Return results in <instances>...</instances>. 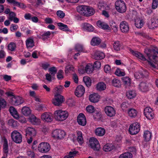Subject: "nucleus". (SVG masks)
I'll use <instances>...</instances> for the list:
<instances>
[{"mask_svg":"<svg viewBox=\"0 0 158 158\" xmlns=\"http://www.w3.org/2000/svg\"><path fill=\"white\" fill-rule=\"evenodd\" d=\"M145 53L150 60L148 61V63L152 69H158V60L157 53L158 54V48L157 47L151 46L150 48H146L144 49Z\"/></svg>","mask_w":158,"mask_h":158,"instance_id":"obj_1","label":"nucleus"},{"mask_svg":"<svg viewBox=\"0 0 158 158\" xmlns=\"http://www.w3.org/2000/svg\"><path fill=\"white\" fill-rule=\"evenodd\" d=\"M62 92V89H56L54 91L55 98L53 99L52 102L55 106H60L64 101V96L60 95Z\"/></svg>","mask_w":158,"mask_h":158,"instance_id":"obj_2","label":"nucleus"},{"mask_svg":"<svg viewBox=\"0 0 158 158\" xmlns=\"http://www.w3.org/2000/svg\"><path fill=\"white\" fill-rule=\"evenodd\" d=\"M8 97H12L10 98V103L12 105L17 106L21 104L24 102V99L22 97L19 96H15L13 95V93L10 92H7L5 93Z\"/></svg>","mask_w":158,"mask_h":158,"instance_id":"obj_3","label":"nucleus"},{"mask_svg":"<svg viewBox=\"0 0 158 158\" xmlns=\"http://www.w3.org/2000/svg\"><path fill=\"white\" fill-rule=\"evenodd\" d=\"M54 114L55 118L57 120L60 121L65 120L69 115L67 111L60 110L56 111Z\"/></svg>","mask_w":158,"mask_h":158,"instance_id":"obj_4","label":"nucleus"},{"mask_svg":"<svg viewBox=\"0 0 158 158\" xmlns=\"http://www.w3.org/2000/svg\"><path fill=\"white\" fill-rule=\"evenodd\" d=\"M115 8L119 12L123 13L126 12V7L123 1L121 0L117 1L115 3Z\"/></svg>","mask_w":158,"mask_h":158,"instance_id":"obj_5","label":"nucleus"},{"mask_svg":"<svg viewBox=\"0 0 158 158\" xmlns=\"http://www.w3.org/2000/svg\"><path fill=\"white\" fill-rule=\"evenodd\" d=\"M140 130L139 124L138 122H136L130 125L129 130L130 134L134 135L138 133Z\"/></svg>","mask_w":158,"mask_h":158,"instance_id":"obj_6","label":"nucleus"},{"mask_svg":"<svg viewBox=\"0 0 158 158\" xmlns=\"http://www.w3.org/2000/svg\"><path fill=\"white\" fill-rule=\"evenodd\" d=\"M90 147L94 151H99L100 146L98 140L94 137L91 138L89 140Z\"/></svg>","mask_w":158,"mask_h":158,"instance_id":"obj_7","label":"nucleus"},{"mask_svg":"<svg viewBox=\"0 0 158 158\" xmlns=\"http://www.w3.org/2000/svg\"><path fill=\"white\" fill-rule=\"evenodd\" d=\"M11 136L12 140L16 143H20L22 141V135L16 131H14L12 132Z\"/></svg>","mask_w":158,"mask_h":158,"instance_id":"obj_8","label":"nucleus"},{"mask_svg":"<svg viewBox=\"0 0 158 158\" xmlns=\"http://www.w3.org/2000/svg\"><path fill=\"white\" fill-rule=\"evenodd\" d=\"M66 135L65 132L63 130L56 129L52 132V136L55 139H61L63 138Z\"/></svg>","mask_w":158,"mask_h":158,"instance_id":"obj_9","label":"nucleus"},{"mask_svg":"<svg viewBox=\"0 0 158 158\" xmlns=\"http://www.w3.org/2000/svg\"><path fill=\"white\" fill-rule=\"evenodd\" d=\"M50 145L47 142H42L40 143L38 147V150L42 153H47L50 150Z\"/></svg>","mask_w":158,"mask_h":158,"instance_id":"obj_10","label":"nucleus"},{"mask_svg":"<svg viewBox=\"0 0 158 158\" xmlns=\"http://www.w3.org/2000/svg\"><path fill=\"white\" fill-rule=\"evenodd\" d=\"M144 113L145 117L148 119L151 120L154 117V114L152 109L149 107H147L144 110Z\"/></svg>","mask_w":158,"mask_h":158,"instance_id":"obj_11","label":"nucleus"},{"mask_svg":"<svg viewBox=\"0 0 158 158\" xmlns=\"http://www.w3.org/2000/svg\"><path fill=\"white\" fill-rule=\"evenodd\" d=\"M104 110L106 114L110 117L114 116L116 114L114 108L110 106H106L105 107Z\"/></svg>","mask_w":158,"mask_h":158,"instance_id":"obj_12","label":"nucleus"},{"mask_svg":"<svg viewBox=\"0 0 158 158\" xmlns=\"http://www.w3.org/2000/svg\"><path fill=\"white\" fill-rule=\"evenodd\" d=\"M77 121L78 123L82 126H85L86 123V121L84 115L81 113L79 114L77 117Z\"/></svg>","mask_w":158,"mask_h":158,"instance_id":"obj_13","label":"nucleus"},{"mask_svg":"<svg viewBox=\"0 0 158 158\" xmlns=\"http://www.w3.org/2000/svg\"><path fill=\"white\" fill-rule=\"evenodd\" d=\"M42 119L44 121L48 123L51 122L53 119V117L51 113L45 112L41 115Z\"/></svg>","mask_w":158,"mask_h":158,"instance_id":"obj_14","label":"nucleus"},{"mask_svg":"<svg viewBox=\"0 0 158 158\" xmlns=\"http://www.w3.org/2000/svg\"><path fill=\"white\" fill-rule=\"evenodd\" d=\"M120 28L122 32L127 33L129 30V26L128 23L126 21H122L120 24Z\"/></svg>","mask_w":158,"mask_h":158,"instance_id":"obj_15","label":"nucleus"},{"mask_svg":"<svg viewBox=\"0 0 158 158\" xmlns=\"http://www.w3.org/2000/svg\"><path fill=\"white\" fill-rule=\"evenodd\" d=\"M81 27L83 30L88 32H92L94 30V27L91 25L87 23H82L81 25Z\"/></svg>","mask_w":158,"mask_h":158,"instance_id":"obj_16","label":"nucleus"},{"mask_svg":"<svg viewBox=\"0 0 158 158\" xmlns=\"http://www.w3.org/2000/svg\"><path fill=\"white\" fill-rule=\"evenodd\" d=\"M88 8V6L85 5L79 6L77 7V11L80 14L85 16L86 11Z\"/></svg>","mask_w":158,"mask_h":158,"instance_id":"obj_17","label":"nucleus"},{"mask_svg":"<svg viewBox=\"0 0 158 158\" xmlns=\"http://www.w3.org/2000/svg\"><path fill=\"white\" fill-rule=\"evenodd\" d=\"M100 96L97 94L94 93L89 95V99L90 102L96 103L98 102Z\"/></svg>","mask_w":158,"mask_h":158,"instance_id":"obj_18","label":"nucleus"},{"mask_svg":"<svg viewBox=\"0 0 158 158\" xmlns=\"http://www.w3.org/2000/svg\"><path fill=\"white\" fill-rule=\"evenodd\" d=\"M3 140L4 141L3 151L4 153L3 156L6 157L7 156V154L8 152V146L7 141V139L5 138H4Z\"/></svg>","mask_w":158,"mask_h":158,"instance_id":"obj_19","label":"nucleus"},{"mask_svg":"<svg viewBox=\"0 0 158 158\" xmlns=\"http://www.w3.org/2000/svg\"><path fill=\"white\" fill-rule=\"evenodd\" d=\"M26 135L27 136H34L36 134V132L34 128L31 127H27L26 129Z\"/></svg>","mask_w":158,"mask_h":158,"instance_id":"obj_20","label":"nucleus"},{"mask_svg":"<svg viewBox=\"0 0 158 158\" xmlns=\"http://www.w3.org/2000/svg\"><path fill=\"white\" fill-rule=\"evenodd\" d=\"M97 24L98 27L103 29L108 30L109 31L111 30L110 27L107 24L104 22H102L101 21L99 20L97 21Z\"/></svg>","mask_w":158,"mask_h":158,"instance_id":"obj_21","label":"nucleus"},{"mask_svg":"<svg viewBox=\"0 0 158 158\" xmlns=\"http://www.w3.org/2000/svg\"><path fill=\"white\" fill-rule=\"evenodd\" d=\"M125 88H130L131 84V79L128 77H124L122 78Z\"/></svg>","mask_w":158,"mask_h":158,"instance_id":"obj_22","label":"nucleus"},{"mask_svg":"<svg viewBox=\"0 0 158 158\" xmlns=\"http://www.w3.org/2000/svg\"><path fill=\"white\" fill-rule=\"evenodd\" d=\"M9 111L10 114L15 118L17 119L19 118V115L15 107L12 106H10L9 109Z\"/></svg>","mask_w":158,"mask_h":158,"instance_id":"obj_23","label":"nucleus"},{"mask_svg":"<svg viewBox=\"0 0 158 158\" xmlns=\"http://www.w3.org/2000/svg\"><path fill=\"white\" fill-rule=\"evenodd\" d=\"M127 113L128 116L130 117L135 118L137 115L138 112L135 109L131 108L128 110Z\"/></svg>","mask_w":158,"mask_h":158,"instance_id":"obj_24","label":"nucleus"},{"mask_svg":"<svg viewBox=\"0 0 158 158\" xmlns=\"http://www.w3.org/2000/svg\"><path fill=\"white\" fill-rule=\"evenodd\" d=\"M158 27V19H151V24L148 25V27L152 29Z\"/></svg>","mask_w":158,"mask_h":158,"instance_id":"obj_25","label":"nucleus"},{"mask_svg":"<svg viewBox=\"0 0 158 158\" xmlns=\"http://www.w3.org/2000/svg\"><path fill=\"white\" fill-rule=\"evenodd\" d=\"M105 57L104 54L100 51H97L94 55V58L96 60H101L103 59Z\"/></svg>","mask_w":158,"mask_h":158,"instance_id":"obj_26","label":"nucleus"},{"mask_svg":"<svg viewBox=\"0 0 158 158\" xmlns=\"http://www.w3.org/2000/svg\"><path fill=\"white\" fill-rule=\"evenodd\" d=\"M148 73L147 72L143 71V72L139 71L136 73L134 75L135 77L137 79L142 78L145 77L148 75Z\"/></svg>","mask_w":158,"mask_h":158,"instance_id":"obj_27","label":"nucleus"},{"mask_svg":"<svg viewBox=\"0 0 158 158\" xmlns=\"http://www.w3.org/2000/svg\"><path fill=\"white\" fill-rule=\"evenodd\" d=\"M106 131L105 129L102 127H98L96 128L95 130V133L96 135L102 136L105 133Z\"/></svg>","mask_w":158,"mask_h":158,"instance_id":"obj_28","label":"nucleus"},{"mask_svg":"<svg viewBox=\"0 0 158 158\" xmlns=\"http://www.w3.org/2000/svg\"><path fill=\"white\" fill-rule=\"evenodd\" d=\"M101 42V39L98 37H94L91 41V44L94 46L99 45Z\"/></svg>","mask_w":158,"mask_h":158,"instance_id":"obj_29","label":"nucleus"},{"mask_svg":"<svg viewBox=\"0 0 158 158\" xmlns=\"http://www.w3.org/2000/svg\"><path fill=\"white\" fill-rule=\"evenodd\" d=\"M152 137V133L148 131H145L144 132L143 138L146 141H149Z\"/></svg>","mask_w":158,"mask_h":158,"instance_id":"obj_30","label":"nucleus"},{"mask_svg":"<svg viewBox=\"0 0 158 158\" xmlns=\"http://www.w3.org/2000/svg\"><path fill=\"white\" fill-rule=\"evenodd\" d=\"M94 68L92 64H89L86 65L85 70L87 73L90 74L93 72L94 71Z\"/></svg>","mask_w":158,"mask_h":158,"instance_id":"obj_31","label":"nucleus"},{"mask_svg":"<svg viewBox=\"0 0 158 158\" xmlns=\"http://www.w3.org/2000/svg\"><path fill=\"white\" fill-rule=\"evenodd\" d=\"M114 148V146L112 144L107 143L105 145L103 149L105 152H109L112 150Z\"/></svg>","mask_w":158,"mask_h":158,"instance_id":"obj_32","label":"nucleus"},{"mask_svg":"<svg viewBox=\"0 0 158 158\" xmlns=\"http://www.w3.org/2000/svg\"><path fill=\"white\" fill-rule=\"evenodd\" d=\"M22 112L24 115L28 116L30 114L31 110L29 107L24 106L22 109Z\"/></svg>","mask_w":158,"mask_h":158,"instance_id":"obj_33","label":"nucleus"},{"mask_svg":"<svg viewBox=\"0 0 158 158\" xmlns=\"http://www.w3.org/2000/svg\"><path fill=\"white\" fill-rule=\"evenodd\" d=\"M57 25L58 26L60 27L59 28L62 30L66 31H68L69 30L68 26L62 23H58Z\"/></svg>","mask_w":158,"mask_h":158,"instance_id":"obj_34","label":"nucleus"},{"mask_svg":"<svg viewBox=\"0 0 158 158\" xmlns=\"http://www.w3.org/2000/svg\"><path fill=\"white\" fill-rule=\"evenodd\" d=\"M127 96L129 99H132L136 96V94L134 90H129L127 93Z\"/></svg>","mask_w":158,"mask_h":158,"instance_id":"obj_35","label":"nucleus"},{"mask_svg":"<svg viewBox=\"0 0 158 158\" xmlns=\"http://www.w3.org/2000/svg\"><path fill=\"white\" fill-rule=\"evenodd\" d=\"M144 23L143 20L140 19H136L135 22V25L136 27L138 28H141L143 26Z\"/></svg>","mask_w":158,"mask_h":158,"instance_id":"obj_36","label":"nucleus"},{"mask_svg":"<svg viewBox=\"0 0 158 158\" xmlns=\"http://www.w3.org/2000/svg\"><path fill=\"white\" fill-rule=\"evenodd\" d=\"M85 16H89L93 15L95 13V10L92 7L88 6V8L86 11Z\"/></svg>","mask_w":158,"mask_h":158,"instance_id":"obj_37","label":"nucleus"},{"mask_svg":"<svg viewBox=\"0 0 158 158\" xmlns=\"http://www.w3.org/2000/svg\"><path fill=\"white\" fill-rule=\"evenodd\" d=\"M83 80L86 85L88 87L91 86V81L89 77L87 76H85L83 77Z\"/></svg>","mask_w":158,"mask_h":158,"instance_id":"obj_38","label":"nucleus"},{"mask_svg":"<svg viewBox=\"0 0 158 158\" xmlns=\"http://www.w3.org/2000/svg\"><path fill=\"white\" fill-rule=\"evenodd\" d=\"M34 41L32 39H27L26 42V44L27 48H31L34 46Z\"/></svg>","mask_w":158,"mask_h":158,"instance_id":"obj_39","label":"nucleus"},{"mask_svg":"<svg viewBox=\"0 0 158 158\" xmlns=\"http://www.w3.org/2000/svg\"><path fill=\"white\" fill-rule=\"evenodd\" d=\"M112 84L113 86L118 88H120L121 85L120 81L116 79H113L112 81Z\"/></svg>","mask_w":158,"mask_h":158,"instance_id":"obj_40","label":"nucleus"},{"mask_svg":"<svg viewBox=\"0 0 158 158\" xmlns=\"http://www.w3.org/2000/svg\"><path fill=\"white\" fill-rule=\"evenodd\" d=\"M85 92V89H76L74 93L76 96L80 97L84 94Z\"/></svg>","mask_w":158,"mask_h":158,"instance_id":"obj_41","label":"nucleus"},{"mask_svg":"<svg viewBox=\"0 0 158 158\" xmlns=\"http://www.w3.org/2000/svg\"><path fill=\"white\" fill-rule=\"evenodd\" d=\"M132 155L129 152H126L121 154L119 158H132Z\"/></svg>","mask_w":158,"mask_h":158,"instance_id":"obj_42","label":"nucleus"},{"mask_svg":"<svg viewBox=\"0 0 158 158\" xmlns=\"http://www.w3.org/2000/svg\"><path fill=\"white\" fill-rule=\"evenodd\" d=\"M106 85L103 81L99 82L97 85L96 88L97 89H106Z\"/></svg>","mask_w":158,"mask_h":158,"instance_id":"obj_43","label":"nucleus"},{"mask_svg":"<svg viewBox=\"0 0 158 158\" xmlns=\"http://www.w3.org/2000/svg\"><path fill=\"white\" fill-rule=\"evenodd\" d=\"M113 46L114 49L117 51H118L120 50L121 45L120 42L118 41H116L113 44Z\"/></svg>","mask_w":158,"mask_h":158,"instance_id":"obj_44","label":"nucleus"},{"mask_svg":"<svg viewBox=\"0 0 158 158\" xmlns=\"http://www.w3.org/2000/svg\"><path fill=\"white\" fill-rule=\"evenodd\" d=\"M78 153L77 151H73L69 152V154L65 156L64 158H74V156Z\"/></svg>","mask_w":158,"mask_h":158,"instance_id":"obj_45","label":"nucleus"},{"mask_svg":"<svg viewBox=\"0 0 158 158\" xmlns=\"http://www.w3.org/2000/svg\"><path fill=\"white\" fill-rule=\"evenodd\" d=\"M49 72H50L49 74L52 75V77H54L56 73L57 70L55 67H52L48 69Z\"/></svg>","mask_w":158,"mask_h":158,"instance_id":"obj_46","label":"nucleus"},{"mask_svg":"<svg viewBox=\"0 0 158 158\" xmlns=\"http://www.w3.org/2000/svg\"><path fill=\"white\" fill-rule=\"evenodd\" d=\"M77 140L79 143L80 144H82L83 142L82 134L81 131H79L77 132Z\"/></svg>","mask_w":158,"mask_h":158,"instance_id":"obj_47","label":"nucleus"},{"mask_svg":"<svg viewBox=\"0 0 158 158\" xmlns=\"http://www.w3.org/2000/svg\"><path fill=\"white\" fill-rule=\"evenodd\" d=\"M16 47V45L15 43L13 42H11L8 46V49L11 51H14Z\"/></svg>","mask_w":158,"mask_h":158,"instance_id":"obj_48","label":"nucleus"},{"mask_svg":"<svg viewBox=\"0 0 158 158\" xmlns=\"http://www.w3.org/2000/svg\"><path fill=\"white\" fill-rule=\"evenodd\" d=\"M30 122L33 124H35L39 122V120L34 115L32 116L30 118Z\"/></svg>","mask_w":158,"mask_h":158,"instance_id":"obj_49","label":"nucleus"},{"mask_svg":"<svg viewBox=\"0 0 158 158\" xmlns=\"http://www.w3.org/2000/svg\"><path fill=\"white\" fill-rule=\"evenodd\" d=\"M75 49L79 52H84V49L82 45L80 44H77L75 46Z\"/></svg>","mask_w":158,"mask_h":158,"instance_id":"obj_50","label":"nucleus"},{"mask_svg":"<svg viewBox=\"0 0 158 158\" xmlns=\"http://www.w3.org/2000/svg\"><path fill=\"white\" fill-rule=\"evenodd\" d=\"M64 72L63 70H59L57 74V77L59 80H61L64 78V76H63Z\"/></svg>","mask_w":158,"mask_h":158,"instance_id":"obj_51","label":"nucleus"},{"mask_svg":"<svg viewBox=\"0 0 158 158\" xmlns=\"http://www.w3.org/2000/svg\"><path fill=\"white\" fill-rule=\"evenodd\" d=\"M86 110L88 112L92 113L94 112V108L92 106L89 105L86 107Z\"/></svg>","mask_w":158,"mask_h":158,"instance_id":"obj_52","label":"nucleus"},{"mask_svg":"<svg viewBox=\"0 0 158 158\" xmlns=\"http://www.w3.org/2000/svg\"><path fill=\"white\" fill-rule=\"evenodd\" d=\"M115 74L118 76H123L125 75V73L124 72H121L119 69H117L115 73Z\"/></svg>","mask_w":158,"mask_h":158,"instance_id":"obj_53","label":"nucleus"},{"mask_svg":"<svg viewBox=\"0 0 158 158\" xmlns=\"http://www.w3.org/2000/svg\"><path fill=\"white\" fill-rule=\"evenodd\" d=\"M139 86L140 89H146L148 88L147 84L144 82H141Z\"/></svg>","mask_w":158,"mask_h":158,"instance_id":"obj_54","label":"nucleus"},{"mask_svg":"<svg viewBox=\"0 0 158 158\" xmlns=\"http://www.w3.org/2000/svg\"><path fill=\"white\" fill-rule=\"evenodd\" d=\"M101 66V64L99 61H95L94 64L93 66L94 68H96L98 69Z\"/></svg>","mask_w":158,"mask_h":158,"instance_id":"obj_55","label":"nucleus"},{"mask_svg":"<svg viewBox=\"0 0 158 158\" xmlns=\"http://www.w3.org/2000/svg\"><path fill=\"white\" fill-rule=\"evenodd\" d=\"M56 14L58 16L61 18H63L65 16V14L61 10H58L56 12Z\"/></svg>","mask_w":158,"mask_h":158,"instance_id":"obj_56","label":"nucleus"},{"mask_svg":"<svg viewBox=\"0 0 158 158\" xmlns=\"http://www.w3.org/2000/svg\"><path fill=\"white\" fill-rule=\"evenodd\" d=\"M27 155L29 157L31 158H34L35 157V154L34 152L31 150H28L27 152Z\"/></svg>","mask_w":158,"mask_h":158,"instance_id":"obj_57","label":"nucleus"},{"mask_svg":"<svg viewBox=\"0 0 158 158\" xmlns=\"http://www.w3.org/2000/svg\"><path fill=\"white\" fill-rule=\"evenodd\" d=\"M73 67L72 66L68 65L66 67L65 69V73H68L70 71H73Z\"/></svg>","mask_w":158,"mask_h":158,"instance_id":"obj_58","label":"nucleus"},{"mask_svg":"<svg viewBox=\"0 0 158 158\" xmlns=\"http://www.w3.org/2000/svg\"><path fill=\"white\" fill-rule=\"evenodd\" d=\"M128 104L125 102H123L121 105V107L123 110H125L128 108Z\"/></svg>","mask_w":158,"mask_h":158,"instance_id":"obj_59","label":"nucleus"},{"mask_svg":"<svg viewBox=\"0 0 158 158\" xmlns=\"http://www.w3.org/2000/svg\"><path fill=\"white\" fill-rule=\"evenodd\" d=\"M16 14L13 12H10L9 14V19L10 20L12 21L13 20V18L16 16Z\"/></svg>","mask_w":158,"mask_h":158,"instance_id":"obj_60","label":"nucleus"},{"mask_svg":"<svg viewBox=\"0 0 158 158\" xmlns=\"http://www.w3.org/2000/svg\"><path fill=\"white\" fill-rule=\"evenodd\" d=\"M45 76L46 79L49 82H51V79H54V77H52V75H50V74H49L48 73L46 74Z\"/></svg>","mask_w":158,"mask_h":158,"instance_id":"obj_61","label":"nucleus"},{"mask_svg":"<svg viewBox=\"0 0 158 158\" xmlns=\"http://www.w3.org/2000/svg\"><path fill=\"white\" fill-rule=\"evenodd\" d=\"M50 64L48 63H44L42 64V67L44 69L46 70L50 66Z\"/></svg>","mask_w":158,"mask_h":158,"instance_id":"obj_62","label":"nucleus"},{"mask_svg":"<svg viewBox=\"0 0 158 158\" xmlns=\"http://www.w3.org/2000/svg\"><path fill=\"white\" fill-rule=\"evenodd\" d=\"M110 70V67L109 65H106L105 66L104 70L106 73H109Z\"/></svg>","mask_w":158,"mask_h":158,"instance_id":"obj_63","label":"nucleus"},{"mask_svg":"<svg viewBox=\"0 0 158 158\" xmlns=\"http://www.w3.org/2000/svg\"><path fill=\"white\" fill-rule=\"evenodd\" d=\"M67 103L68 105H74L75 104V101L72 99V98H69L67 100Z\"/></svg>","mask_w":158,"mask_h":158,"instance_id":"obj_64","label":"nucleus"}]
</instances>
